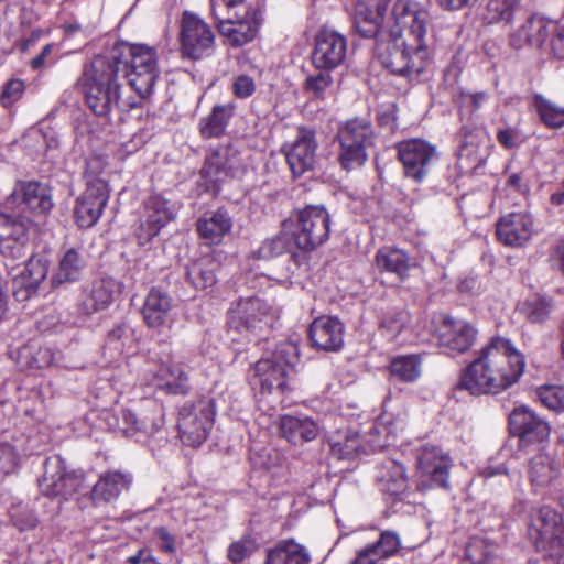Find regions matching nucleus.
Here are the masks:
<instances>
[{
  "label": "nucleus",
  "mask_w": 564,
  "mask_h": 564,
  "mask_svg": "<svg viewBox=\"0 0 564 564\" xmlns=\"http://www.w3.org/2000/svg\"><path fill=\"white\" fill-rule=\"evenodd\" d=\"M232 227V220L224 208L205 214L196 223L198 236L206 245H218Z\"/></svg>",
  "instance_id": "nucleus-31"
},
{
  "label": "nucleus",
  "mask_w": 564,
  "mask_h": 564,
  "mask_svg": "<svg viewBox=\"0 0 564 564\" xmlns=\"http://www.w3.org/2000/svg\"><path fill=\"white\" fill-rule=\"evenodd\" d=\"M328 444L330 453L338 459H354L360 454H370L380 451L383 446V442L369 443L364 445L359 433L347 429L339 430L328 437Z\"/></svg>",
  "instance_id": "nucleus-27"
},
{
  "label": "nucleus",
  "mask_w": 564,
  "mask_h": 564,
  "mask_svg": "<svg viewBox=\"0 0 564 564\" xmlns=\"http://www.w3.org/2000/svg\"><path fill=\"white\" fill-rule=\"evenodd\" d=\"M388 0H357L354 14V26L357 33L375 42L386 40L389 29L393 26L392 15L384 22Z\"/></svg>",
  "instance_id": "nucleus-16"
},
{
  "label": "nucleus",
  "mask_w": 564,
  "mask_h": 564,
  "mask_svg": "<svg viewBox=\"0 0 564 564\" xmlns=\"http://www.w3.org/2000/svg\"><path fill=\"white\" fill-rule=\"evenodd\" d=\"M18 464V454L8 443L0 444V479L13 473Z\"/></svg>",
  "instance_id": "nucleus-56"
},
{
  "label": "nucleus",
  "mask_w": 564,
  "mask_h": 564,
  "mask_svg": "<svg viewBox=\"0 0 564 564\" xmlns=\"http://www.w3.org/2000/svg\"><path fill=\"white\" fill-rule=\"evenodd\" d=\"M532 525L539 534V538L535 541V547L538 551L543 552L549 547L550 541L564 536V525L561 523L560 516L550 507H542L539 510Z\"/></svg>",
  "instance_id": "nucleus-38"
},
{
  "label": "nucleus",
  "mask_w": 564,
  "mask_h": 564,
  "mask_svg": "<svg viewBox=\"0 0 564 564\" xmlns=\"http://www.w3.org/2000/svg\"><path fill=\"white\" fill-rule=\"evenodd\" d=\"M121 292V283L111 276L95 280L84 289L79 302L83 313L90 315L106 310Z\"/></svg>",
  "instance_id": "nucleus-24"
},
{
  "label": "nucleus",
  "mask_w": 564,
  "mask_h": 564,
  "mask_svg": "<svg viewBox=\"0 0 564 564\" xmlns=\"http://www.w3.org/2000/svg\"><path fill=\"white\" fill-rule=\"evenodd\" d=\"M10 518L15 528L20 531H28L36 527L37 518L28 506H13L10 511Z\"/></svg>",
  "instance_id": "nucleus-53"
},
{
  "label": "nucleus",
  "mask_w": 564,
  "mask_h": 564,
  "mask_svg": "<svg viewBox=\"0 0 564 564\" xmlns=\"http://www.w3.org/2000/svg\"><path fill=\"white\" fill-rule=\"evenodd\" d=\"M308 338L318 350L337 351L344 344V326L335 317H318L308 328Z\"/></svg>",
  "instance_id": "nucleus-28"
},
{
  "label": "nucleus",
  "mask_w": 564,
  "mask_h": 564,
  "mask_svg": "<svg viewBox=\"0 0 564 564\" xmlns=\"http://www.w3.org/2000/svg\"><path fill=\"white\" fill-rule=\"evenodd\" d=\"M25 91V84L22 79L11 78L3 86L0 95V104L4 108L11 107L20 100Z\"/></svg>",
  "instance_id": "nucleus-54"
},
{
  "label": "nucleus",
  "mask_w": 564,
  "mask_h": 564,
  "mask_svg": "<svg viewBox=\"0 0 564 564\" xmlns=\"http://www.w3.org/2000/svg\"><path fill=\"white\" fill-rule=\"evenodd\" d=\"M347 55L346 37L332 29L323 28L315 37L312 64L318 70H334L344 64Z\"/></svg>",
  "instance_id": "nucleus-18"
},
{
  "label": "nucleus",
  "mask_w": 564,
  "mask_h": 564,
  "mask_svg": "<svg viewBox=\"0 0 564 564\" xmlns=\"http://www.w3.org/2000/svg\"><path fill=\"white\" fill-rule=\"evenodd\" d=\"M132 476L118 470L102 474L91 489V500L95 503L110 502L117 499L123 490H128Z\"/></svg>",
  "instance_id": "nucleus-36"
},
{
  "label": "nucleus",
  "mask_w": 564,
  "mask_h": 564,
  "mask_svg": "<svg viewBox=\"0 0 564 564\" xmlns=\"http://www.w3.org/2000/svg\"><path fill=\"white\" fill-rule=\"evenodd\" d=\"M413 259L399 248L383 247L376 254V267L379 271H384L404 279L410 269L414 265Z\"/></svg>",
  "instance_id": "nucleus-40"
},
{
  "label": "nucleus",
  "mask_w": 564,
  "mask_h": 564,
  "mask_svg": "<svg viewBox=\"0 0 564 564\" xmlns=\"http://www.w3.org/2000/svg\"><path fill=\"white\" fill-rule=\"evenodd\" d=\"M284 226L291 228L300 251L310 252L324 245L330 234L332 217L323 205H306L295 209Z\"/></svg>",
  "instance_id": "nucleus-5"
},
{
  "label": "nucleus",
  "mask_w": 564,
  "mask_h": 564,
  "mask_svg": "<svg viewBox=\"0 0 564 564\" xmlns=\"http://www.w3.org/2000/svg\"><path fill=\"white\" fill-rule=\"evenodd\" d=\"M403 174L415 183H422L438 161L434 145L422 139L404 140L397 144Z\"/></svg>",
  "instance_id": "nucleus-10"
},
{
  "label": "nucleus",
  "mask_w": 564,
  "mask_h": 564,
  "mask_svg": "<svg viewBox=\"0 0 564 564\" xmlns=\"http://www.w3.org/2000/svg\"><path fill=\"white\" fill-rule=\"evenodd\" d=\"M534 108L541 121L546 127L557 129L564 126V107L558 106L541 95H535Z\"/></svg>",
  "instance_id": "nucleus-48"
},
{
  "label": "nucleus",
  "mask_w": 564,
  "mask_h": 564,
  "mask_svg": "<svg viewBox=\"0 0 564 564\" xmlns=\"http://www.w3.org/2000/svg\"><path fill=\"white\" fill-rule=\"evenodd\" d=\"M409 322V314L405 311H393L387 313L380 323L382 335L389 340H393L401 333Z\"/></svg>",
  "instance_id": "nucleus-52"
},
{
  "label": "nucleus",
  "mask_w": 564,
  "mask_h": 564,
  "mask_svg": "<svg viewBox=\"0 0 564 564\" xmlns=\"http://www.w3.org/2000/svg\"><path fill=\"white\" fill-rule=\"evenodd\" d=\"M553 304L551 299L536 294L531 299V323L544 322L552 311Z\"/></svg>",
  "instance_id": "nucleus-55"
},
{
  "label": "nucleus",
  "mask_w": 564,
  "mask_h": 564,
  "mask_svg": "<svg viewBox=\"0 0 564 564\" xmlns=\"http://www.w3.org/2000/svg\"><path fill=\"white\" fill-rule=\"evenodd\" d=\"M310 561L311 556L304 546L286 540L268 550L263 564H310Z\"/></svg>",
  "instance_id": "nucleus-41"
},
{
  "label": "nucleus",
  "mask_w": 564,
  "mask_h": 564,
  "mask_svg": "<svg viewBox=\"0 0 564 564\" xmlns=\"http://www.w3.org/2000/svg\"><path fill=\"white\" fill-rule=\"evenodd\" d=\"M401 547V540L395 531H382L379 539L359 550L358 553H367L369 557L380 558L383 561L387 557L394 555Z\"/></svg>",
  "instance_id": "nucleus-47"
},
{
  "label": "nucleus",
  "mask_w": 564,
  "mask_h": 564,
  "mask_svg": "<svg viewBox=\"0 0 564 564\" xmlns=\"http://www.w3.org/2000/svg\"><path fill=\"white\" fill-rule=\"evenodd\" d=\"M134 344L133 328L128 323L120 322L107 333L104 348L109 352L110 358H115L131 350Z\"/></svg>",
  "instance_id": "nucleus-44"
},
{
  "label": "nucleus",
  "mask_w": 564,
  "mask_h": 564,
  "mask_svg": "<svg viewBox=\"0 0 564 564\" xmlns=\"http://www.w3.org/2000/svg\"><path fill=\"white\" fill-rule=\"evenodd\" d=\"M511 447H517L520 455L525 456L529 448V408H516L509 415Z\"/></svg>",
  "instance_id": "nucleus-43"
},
{
  "label": "nucleus",
  "mask_w": 564,
  "mask_h": 564,
  "mask_svg": "<svg viewBox=\"0 0 564 564\" xmlns=\"http://www.w3.org/2000/svg\"><path fill=\"white\" fill-rule=\"evenodd\" d=\"M477 330L462 319L445 317L438 329V345L446 354H463L476 340Z\"/></svg>",
  "instance_id": "nucleus-23"
},
{
  "label": "nucleus",
  "mask_w": 564,
  "mask_h": 564,
  "mask_svg": "<svg viewBox=\"0 0 564 564\" xmlns=\"http://www.w3.org/2000/svg\"><path fill=\"white\" fill-rule=\"evenodd\" d=\"M375 131L368 118L356 117L343 123L337 131L340 144L338 161L346 171L365 164L368 149L373 145Z\"/></svg>",
  "instance_id": "nucleus-6"
},
{
  "label": "nucleus",
  "mask_w": 564,
  "mask_h": 564,
  "mask_svg": "<svg viewBox=\"0 0 564 564\" xmlns=\"http://www.w3.org/2000/svg\"><path fill=\"white\" fill-rule=\"evenodd\" d=\"M158 377L162 380L159 386L170 394H187L191 390L189 378L181 364H162L158 371Z\"/></svg>",
  "instance_id": "nucleus-42"
},
{
  "label": "nucleus",
  "mask_w": 564,
  "mask_h": 564,
  "mask_svg": "<svg viewBox=\"0 0 564 564\" xmlns=\"http://www.w3.org/2000/svg\"><path fill=\"white\" fill-rule=\"evenodd\" d=\"M538 25L534 45L540 52V59L551 56L564 59V28L553 22L543 23L541 20Z\"/></svg>",
  "instance_id": "nucleus-30"
},
{
  "label": "nucleus",
  "mask_w": 564,
  "mask_h": 564,
  "mask_svg": "<svg viewBox=\"0 0 564 564\" xmlns=\"http://www.w3.org/2000/svg\"><path fill=\"white\" fill-rule=\"evenodd\" d=\"M242 170L240 151L230 143L218 145L206 156L199 172L198 185L205 192L216 195L224 184L239 177Z\"/></svg>",
  "instance_id": "nucleus-7"
},
{
  "label": "nucleus",
  "mask_w": 564,
  "mask_h": 564,
  "mask_svg": "<svg viewBox=\"0 0 564 564\" xmlns=\"http://www.w3.org/2000/svg\"><path fill=\"white\" fill-rule=\"evenodd\" d=\"M281 435L294 445H301L316 438L319 433L317 423L306 415H283L280 417Z\"/></svg>",
  "instance_id": "nucleus-29"
},
{
  "label": "nucleus",
  "mask_w": 564,
  "mask_h": 564,
  "mask_svg": "<svg viewBox=\"0 0 564 564\" xmlns=\"http://www.w3.org/2000/svg\"><path fill=\"white\" fill-rule=\"evenodd\" d=\"M272 306L259 296L241 297L228 311V327L246 337L258 336L272 326Z\"/></svg>",
  "instance_id": "nucleus-8"
},
{
  "label": "nucleus",
  "mask_w": 564,
  "mask_h": 564,
  "mask_svg": "<svg viewBox=\"0 0 564 564\" xmlns=\"http://www.w3.org/2000/svg\"><path fill=\"white\" fill-rule=\"evenodd\" d=\"M14 267L9 273L13 276V296L23 302L36 293L37 288L48 273V260L42 256H33L25 263L22 271L13 274Z\"/></svg>",
  "instance_id": "nucleus-22"
},
{
  "label": "nucleus",
  "mask_w": 564,
  "mask_h": 564,
  "mask_svg": "<svg viewBox=\"0 0 564 564\" xmlns=\"http://www.w3.org/2000/svg\"><path fill=\"white\" fill-rule=\"evenodd\" d=\"M429 13L412 0H397L392 8L393 26L386 40L376 43L381 66L391 74L417 83L427 78L432 61L424 43Z\"/></svg>",
  "instance_id": "nucleus-2"
},
{
  "label": "nucleus",
  "mask_w": 564,
  "mask_h": 564,
  "mask_svg": "<svg viewBox=\"0 0 564 564\" xmlns=\"http://www.w3.org/2000/svg\"><path fill=\"white\" fill-rule=\"evenodd\" d=\"M31 227L30 218L0 212V253L7 261L25 257Z\"/></svg>",
  "instance_id": "nucleus-14"
},
{
  "label": "nucleus",
  "mask_w": 564,
  "mask_h": 564,
  "mask_svg": "<svg viewBox=\"0 0 564 564\" xmlns=\"http://www.w3.org/2000/svg\"><path fill=\"white\" fill-rule=\"evenodd\" d=\"M551 427L549 423L531 412V444H543L549 440Z\"/></svg>",
  "instance_id": "nucleus-58"
},
{
  "label": "nucleus",
  "mask_w": 564,
  "mask_h": 564,
  "mask_svg": "<svg viewBox=\"0 0 564 564\" xmlns=\"http://www.w3.org/2000/svg\"><path fill=\"white\" fill-rule=\"evenodd\" d=\"M10 198L36 216H46L54 207L52 188L43 182L19 181Z\"/></svg>",
  "instance_id": "nucleus-20"
},
{
  "label": "nucleus",
  "mask_w": 564,
  "mask_h": 564,
  "mask_svg": "<svg viewBox=\"0 0 564 564\" xmlns=\"http://www.w3.org/2000/svg\"><path fill=\"white\" fill-rule=\"evenodd\" d=\"M180 43L183 56L202 59L214 52L215 35L203 19L185 11L181 21Z\"/></svg>",
  "instance_id": "nucleus-11"
},
{
  "label": "nucleus",
  "mask_w": 564,
  "mask_h": 564,
  "mask_svg": "<svg viewBox=\"0 0 564 564\" xmlns=\"http://www.w3.org/2000/svg\"><path fill=\"white\" fill-rule=\"evenodd\" d=\"M235 108L236 106L232 101L215 105L210 112L199 120L198 128L200 135L204 139L219 138L223 135L234 116Z\"/></svg>",
  "instance_id": "nucleus-39"
},
{
  "label": "nucleus",
  "mask_w": 564,
  "mask_h": 564,
  "mask_svg": "<svg viewBox=\"0 0 564 564\" xmlns=\"http://www.w3.org/2000/svg\"><path fill=\"white\" fill-rule=\"evenodd\" d=\"M154 535L158 540L159 549L167 554H173L176 551L175 536L172 535L165 527H158L154 529Z\"/></svg>",
  "instance_id": "nucleus-60"
},
{
  "label": "nucleus",
  "mask_w": 564,
  "mask_h": 564,
  "mask_svg": "<svg viewBox=\"0 0 564 564\" xmlns=\"http://www.w3.org/2000/svg\"><path fill=\"white\" fill-rule=\"evenodd\" d=\"M376 478L380 490L394 498H401L408 489L405 468L394 459H384L378 467Z\"/></svg>",
  "instance_id": "nucleus-35"
},
{
  "label": "nucleus",
  "mask_w": 564,
  "mask_h": 564,
  "mask_svg": "<svg viewBox=\"0 0 564 564\" xmlns=\"http://www.w3.org/2000/svg\"><path fill=\"white\" fill-rule=\"evenodd\" d=\"M543 553L555 560L557 564H564V536L550 541L549 547Z\"/></svg>",
  "instance_id": "nucleus-62"
},
{
  "label": "nucleus",
  "mask_w": 564,
  "mask_h": 564,
  "mask_svg": "<svg viewBox=\"0 0 564 564\" xmlns=\"http://www.w3.org/2000/svg\"><path fill=\"white\" fill-rule=\"evenodd\" d=\"M390 372L404 382H413L421 375V360L415 355L399 356L392 359Z\"/></svg>",
  "instance_id": "nucleus-49"
},
{
  "label": "nucleus",
  "mask_w": 564,
  "mask_h": 564,
  "mask_svg": "<svg viewBox=\"0 0 564 564\" xmlns=\"http://www.w3.org/2000/svg\"><path fill=\"white\" fill-rule=\"evenodd\" d=\"M216 261L203 258L186 265V279L196 290H206L216 283Z\"/></svg>",
  "instance_id": "nucleus-45"
},
{
  "label": "nucleus",
  "mask_w": 564,
  "mask_h": 564,
  "mask_svg": "<svg viewBox=\"0 0 564 564\" xmlns=\"http://www.w3.org/2000/svg\"><path fill=\"white\" fill-rule=\"evenodd\" d=\"M497 546L482 536H473L465 549L470 564H501L496 556Z\"/></svg>",
  "instance_id": "nucleus-46"
},
{
  "label": "nucleus",
  "mask_w": 564,
  "mask_h": 564,
  "mask_svg": "<svg viewBox=\"0 0 564 564\" xmlns=\"http://www.w3.org/2000/svg\"><path fill=\"white\" fill-rule=\"evenodd\" d=\"M460 100L463 105H469L473 110H478L488 100V94L485 91L462 93Z\"/></svg>",
  "instance_id": "nucleus-64"
},
{
  "label": "nucleus",
  "mask_w": 564,
  "mask_h": 564,
  "mask_svg": "<svg viewBox=\"0 0 564 564\" xmlns=\"http://www.w3.org/2000/svg\"><path fill=\"white\" fill-rule=\"evenodd\" d=\"M496 234L507 246H524L529 240V216L524 213H510L498 221Z\"/></svg>",
  "instance_id": "nucleus-32"
},
{
  "label": "nucleus",
  "mask_w": 564,
  "mask_h": 564,
  "mask_svg": "<svg viewBox=\"0 0 564 564\" xmlns=\"http://www.w3.org/2000/svg\"><path fill=\"white\" fill-rule=\"evenodd\" d=\"M540 402L551 411H564V386L545 384L536 390Z\"/></svg>",
  "instance_id": "nucleus-51"
},
{
  "label": "nucleus",
  "mask_w": 564,
  "mask_h": 564,
  "mask_svg": "<svg viewBox=\"0 0 564 564\" xmlns=\"http://www.w3.org/2000/svg\"><path fill=\"white\" fill-rule=\"evenodd\" d=\"M256 90L253 79L247 75L238 76L232 84V91L236 97L245 99L250 97Z\"/></svg>",
  "instance_id": "nucleus-61"
},
{
  "label": "nucleus",
  "mask_w": 564,
  "mask_h": 564,
  "mask_svg": "<svg viewBox=\"0 0 564 564\" xmlns=\"http://www.w3.org/2000/svg\"><path fill=\"white\" fill-rule=\"evenodd\" d=\"M518 0H490L488 11L494 13L492 19L510 20L513 8Z\"/></svg>",
  "instance_id": "nucleus-57"
},
{
  "label": "nucleus",
  "mask_w": 564,
  "mask_h": 564,
  "mask_svg": "<svg viewBox=\"0 0 564 564\" xmlns=\"http://www.w3.org/2000/svg\"><path fill=\"white\" fill-rule=\"evenodd\" d=\"M250 554V547L246 542H235L228 549V558L237 564L243 561Z\"/></svg>",
  "instance_id": "nucleus-63"
},
{
  "label": "nucleus",
  "mask_w": 564,
  "mask_h": 564,
  "mask_svg": "<svg viewBox=\"0 0 564 564\" xmlns=\"http://www.w3.org/2000/svg\"><path fill=\"white\" fill-rule=\"evenodd\" d=\"M43 469V475L39 479V488L45 496L61 497L66 500L78 491L83 484L82 475L68 471L59 455L45 458Z\"/></svg>",
  "instance_id": "nucleus-13"
},
{
  "label": "nucleus",
  "mask_w": 564,
  "mask_h": 564,
  "mask_svg": "<svg viewBox=\"0 0 564 564\" xmlns=\"http://www.w3.org/2000/svg\"><path fill=\"white\" fill-rule=\"evenodd\" d=\"M86 189L77 198L74 215L82 228L94 226L100 218L109 199V187L104 178L97 177L88 169L85 172Z\"/></svg>",
  "instance_id": "nucleus-12"
},
{
  "label": "nucleus",
  "mask_w": 564,
  "mask_h": 564,
  "mask_svg": "<svg viewBox=\"0 0 564 564\" xmlns=\"http://www.w3.org/2000/svg\"><path fill=\"white\" fill-rule=\"evenodd\" d=\"M525 369V356L502 336H494L477 357L460 370L455 391L474 397L498 394L519 381Z\"/></svg>",
  "instance_id": "nucleus-3"
},
{
  "label": "nucleus",
  "mask_w": 564,
  "mask_h": 564,
  "mask_svg": "<svg viewBox=\"0 0 564 564\" xmlns=\"http://www.w3.org/2000/svg\"><path fill=\"white\" fill-rule=\"evenodd\" d=\"M159 76L153 47L118 42L107 53L95 56L85 70V102L97 117H107L115 109L128 111L140 104L133 97L124 96V84L140 100H148Z\"/></svg>",
  "instance_id": "nucleus-1"
},
{
  "label": "nucleus",
  "mask_w": 564,
  "mask_h": 564,
  "mask_svg": "<svg viewBox=\"0 0 564 564\" xmlns=\"http://www.w3.org/2000/svg\"><path fill=\"white\" fill-rule=\"evenodd\" d=\"M489 137L480 127L464 126L459 134L460 159H467L473 164L481 163L488 154Z\"/></svg>",
  "instance_id": "nucleus-33"
},
{
  "label": "nucleus",
  "mask_w": 564,
  "mask_h": 564,
  "mask_svg": "<svg viewBox=\"0 0 564 564\" xmlns=\"http://www.w3.org/2000/svg\"><path fill=\"white\" fill-rule=\"evenodd\" d=\"M417 467L430 486L448 487L451 458L440 447L426 445L417 456Z\"/></svg>",
  "instance_id": "nucleus-26"
},
{
  "label": "nucleus",
  "mask_w": 564,
  "mask_h": 564,
  "mask_svg": "<svg viewBox=\"0 0 564 564\" xmlns=\"http://www.w3.org/2000/svg\"><path fill=\"white\" fill-rule=\"evenodd\" d=\"M332 70H318L306 77L304 90L313 99L324 100L327 93L333 86L334 79L330 75Z\"/></svg>",
  "instance_id": "nucleus-50"
},
{
  "label": "nucleus",
  "mask_w": 564,
  "mask_h": 564,
  "mask_svg": "<svg viewBox=\"0 0 564 564\" xmlns=\"http://www.w3.org/2000/svg\"><path fill=\"white\" fill-rule=\"evenodd\" d=\"M173 308L174 300L170 293L159 286H152L145 295L141 315L149 328L163 330L174 322Z\"/></svg>",
  "instance_id": "nucleus-21"
},
{
  "label": "nucleus",
  "mask_w": 564,
  "mask_h": 564,
  "mask_svg": "<svg viewBox=\"0 0 564 564\" xmlns=\"http://www.w3.org/2000/svg\"><path fill=\"white\" fill-rule=\"evenodd\" d=\"M115 430L120 431L126 437L134 438L135 442H141L149 436H153L162 427L161 415H153L151 417H139L134 412L129 409H121L117 415H112Z\"/></svg>",
  "instance_id": "nucleus-25"
},
{
  "label": "nucleus",
  "mask_w": 564,
  "mask_h": 564,
  "mask_svg": "<svg viewBox=\"0 0 564 564\" xmlns=\"http://www.w3.org/2000/svg\"><path fill=\"white\" fill-rule=\"evenodd\" d=\"M296 251H300L297 248V241L293 236L291 228H286L284 226L283 220L281 224V230L272 237L264 239L252 254L256 259L270 260L284 253L294 254Z\"/></svg>",
  "instance_id": "nucleus-37"
},
{
  "label": "nucleus",
  "mask_w": 564,
  "mask_h": 564,
  "mask_svg": "<svg viewBox=\"0 0 564 564\" xmlns=\"http://www.w3.org/2000/svg\"><path fill=\"white\" fill-rule=\"evenodd\" d=\"M297 361V347L281 343L270 356L258 360L251 369L250 383L261 394H283L288 390V376Z\"/></svg>",
  "instance_id": "nucleus-4"
},
{
  "label": "nucleus",
  "mask_w": 564,
  "mask_h": 564,
  "mask_svg": "<svg viewBox=\"0 0 564 564\" xmlns=\"http://www.w3.org/2000/svg\"><path fill=\"white\" fill-rule=\"evenodd\" d=\"M215 415V401L210 397L185 403L180 409L177 421L182 442L193 447L202 445L212 430Z\"/></svg>",
  "instance_id": "nucleus-9"
},
{
  "label": "nucleus",
  "mask_w": 564,
  "mask_h": 564,
  "mask_svg": "<svg viewBox=\"0 0 564 564\" xmlns=\"http://www.w3.org/2000/svg\"><path fill=\"white\" fill-rule=\"evenodd\" d=\"M212 14L218 32L230 46H243L253 41L258 34L260 12L256 8H246L242 14L235 12L232 18L220 19L216 13L215 6L212 4Z\"/></svg>",
  "instance_id": "nucleus-15"
},
{
  "label": "nucleus",
  "mask_w": 564,
  "mask_h": 564,
  "mask_svg": "<svg viewBox=\"0 0 564 564\" xmlns=\"http://www.w3.org/2000/svg\"><path fill=\"white\" fill-rule=\"evenodd\" d=\"M87 267V257L82 249L68 248L59 256L58 267L52 276V285L78 281Z\"/></svg>",
  "instance_id": "nucleus-34"
},
{
  "label": "nucleus",
  "mask_w": 564,
  "mask_h": 564,
  "mask_svg": "<svg viewBox=\"0 0 564 564\" xmlns=\"http://www.w3.org/2000/svg\"><path fill=\"white\" fill-rule=\"evenodd\" d=\"M317 141L315 131L299 128L294 141L283 147L286 162L294 177L313 170L316 163Z\"/></svg>",
  "instance_id": "nucleus-19"
},
{
  "label": "nucleus",
  "mask_w": 564,
  "mask_h": 564,
  "mask_svg": "<svg viewBox=\"0 0 564 564\" xmlns=\"http://www.w3.org/2000/svg\"><path fill=\"white\" fill-rule=\"evenodd\" d=\"M392 431L388 425L383 424H375L369 433L366 435V438H362L364 445H368L369 443H378L383 442L384 446L381 448L383 449L386 446L390 444V440L393 438L391 435Z\"/></svg>",
  "instance_id": "nucleus-59"
},
{
  "label": "nucleus",
  "mask_w": 564,
  "mask_h": 564,
  "mask_svg": "<svg viewBox=\"0 0 564 564\" xmlns=\"http://www.w3.org/2000/svg\"><path fill=\"white\" fill-rule=\"evenodd\" d=\"M178 212L176 203L160 195H152L144 202L143 213L137 236L140 243H147L159 235L161 229L174 220Z\"/></svg>",
  "instance_id": "nucleus-17"
}]
</instances>
